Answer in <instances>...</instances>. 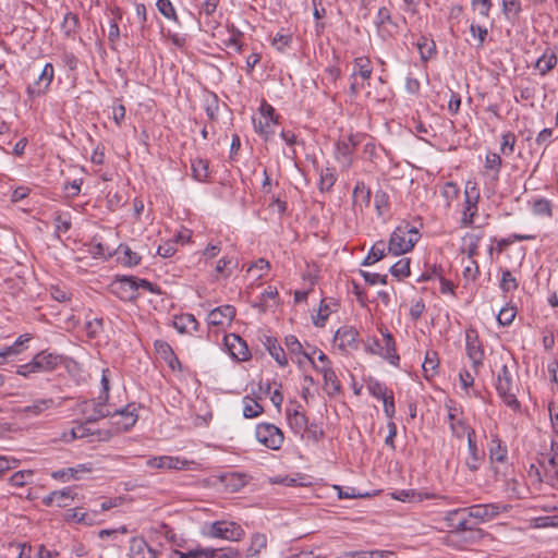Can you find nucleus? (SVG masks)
<instances>
[{"instance_id": "32", "label": "nucleus", "mask_w": 558, "mask_h": 558, "mask_svg": "<svg viewBox=\"0 0 558 558\" xmlns=\"http://www.w3.org/2000/svg\"><path fill=\"white\" fill-rule=\"evenodd\" d=\"M173 326L180 333H191L197 330L198 323L192 314H183L174 318Z\"/></svg>"}, {"instance_id": "34", "label": "nucleus", "mask_w": 558, "mask_h": 558, "mask_svg": "<svg viewBox=\"0 0 558 558\" xmlns=\"http://www.w3.org/2000/svg\"><path fill=\"white\" fill-rule=\"evenodd\" d=\"M130 558H157V556L146 542L133 539L130 546Z\"/></svg>"}, {"instance_id": "46", "label": "nucleus", "mask_w": 558, "mask_h": 558, "mask_svg": "<svg viewBox=\"0 0 558 558\" xmlns=\"http://www.w3.org/2000/svg\"><path fill=\"white\" fill-rule=\"evenodd\" d=\"M192 171L195 180L204 182L209 177L208 162L205 159H195L192 161Z\"/></svg>"}, {"instance_id": "11", "label": "nucleus", "mask_w": 558, "mask_h": 558, "mask_svg": "<svg viewBox=\"0 0 558 558\" xmlns=\"http://www.w3.org/2000/svg\"><path fill=\"white\" fill-rule=\"evenodd\" d=\"M464 196L465 201L461 225L463 227H469L474 222V217L477 213V202L480 199V192L475 182H466Z\"/></svg>"}, {"instance_id": "42", "label": "nucleus", "mask_w": 558, "mask_h": 558, "mask_svg": "<svg viewBox=\"0 0 558 558\" xmlns=\"http://www.w3.org/2000/svg\"><path fill=\"white\" fill-rule=\"evenodd\" d=\"M385 252H386L385 242L379 241V242L375 243L371 247V250H369L368 254L366 255V257L364 258L362 265L371 266V265L377 263L378 260L384 258Z\"/></svg>"}, {"instance_id": "37", "label": "nucleus", "mask_w": 558, "mask_h": 558, "mask_svg": "<svg viewBox=\"0 0 558 558\" xmlns=\"http://www.w3.org/2000/svg\"><path fill=\"white\" fill-rule=\"evenodd\" d=\"M438 365L439 360L437 353L434 351H428L422 364L424 377L426 379L433 378L437 374Z\"/></svg>"}, {"instance_id": "8", "label": "nucleus", "mask_w": 558, "mask_h": 558, "mask_svg": "<svg viewBox=\"0 0 558 558\" xmlns=\"http://www.w3.org/2000/svg\"><path fill=\"white\" fill-rule=\"evenodd\" d=\"M206 534L213 538L236 542L244 536V530L235 522L216 521L209 524Z\"/></svg>"}, {"instance_id": "57", "label": "nucleus", "mask_w": 558, "mask_h": 558, "mask_svg": "<svg viewBox=\"0 0 558 558\" xmlns=\"http://www.w3.org/2000/svg\"><path fill=\"white\" fill-rule=\"evenodd\" d=\"M417 48L423 60H428L435 53V43L427 38H422L417 43Z\"/></svg>"}, {"instance_id": "35", "label": "nucleus", "mask_w": 558, "mask_h": 558, "mask_svg": "<svg viewBox=\"0 0 558 558\" xmlns=\"http://www.w3.org/2000/svg\"><path fill=\"white\" fill-rule=\"evenodd\" d=\"M320 374L324 378V388L328 395H335L340 390V381L333 368H322Z\"/></svg>"}, {"instance_id": "45", "label": "nucleus", "mask_w": 558, "mask_h": 558, "mask_svg": "<svg viewBox=\"0 0 558 558\" xmlns=\"http://www.w3.org/2000/svg\"><path fill=\"white\" fill-rule=\"evenodd\" d=\"M90 434L92 433H90L89 428L87 427L86 423H80V424L75 425L74 427H72L69 432L63 433L62 440L69 442V441L75 440V439H81V438L87 437Z\"/></svg>"}, {"instance_id": "61", "label": "nucleus", "mask_w": 558, "mask_h": 558, "mask_svg": "<svg viewBox=\"0 0 558 558\" xmlns=\"http://www.w3.org/2000/svg\"><path fill=\"white\" fill-rule=\"evenodd\" d=\"M392 496L395 499L404 501V502L422 500L421 495L413 489H402L400 492L395 493Z\"/></svg>"}, {"instance_id": "41", "label": "nucleus", "mask_w": 558, "mask_h": 558, "mask_svg": "<svg viewBox=\"0 0 558 558\" xmlns=\"http://www.w3.org/2000/svg\"><path fill=\"white\" fill-rule=\"evenodd\" d=\"M308 363L320 374L322 368H333L328 356L320 350L313 349Z\"/></svg>"}, {"instance_id": "17", "label": "nucleus", "mask_w": 558, "mask_h": 558, "mask_svg": "<svg viewBox=\"0 0 558 558\" xmlns=\"http://www.w3.org/2000/svg\"><path fill=\"white\" fill-rule=\"evenodd\" d=\"M76 492L73 487H64L59 490H53L46 497H44L43 502L46 506H57L59 508L69 507L73 504Z\"/></svg>"}, {"instance_id": "58", "label": "nucleus", "mask_w": 558, "mask_h": 558, "mask_svg": "<svg viewBox=\"0 0 558 558\" xmlns=\"http://www.w3.org/2000/svg\"><path fill=\"white\" fill-rule=\"evenodd\" d=\"M291 41V35L287 32L280 31L272 38V46L278 51H284Z\"/></svg>"}, {"instance_id": "4", "label": "nucleus", "mask_w": 558, "mask_h": 558, "mask_svg": "<svg viewBox=\"0 0 558 558\" xmlns=\"http://www.w3.org/2000/svg\"><path fill=\"white\" fill-rule=\"evenodd\" d=\"M418 240L420 233L415 227L409 223L400 225L390 236L388 251L396 256L405 254L414 247Z\"/></svg>"}, {"instance_id": "52", "label": "nucleus", "mask_w": 558, "mask_h": 558, "mask_svg": "<svg viewBox=\"0 0 558 558\" xmlns=\"http://www.w3.org/2000/svg\"><path fill=\"white\" fill-rule=\"evenodd\" d=\"M390 272L399 279L408 277L410 275V259L401 258L390 267Z\"/></svg>"}, {"instance_id": "7", "label": "nucleus", "mask_w": 558, "mask_h": 558, "mask_svg": "<svg viewBox=\"0 0 558 558\" xmlns=\"http://www.w3.org/2000/svg\"><path fill=\"white\" fill-rule=\"evenodd\" d=\"M381 341L374 339L367 344V350L373 354H378L393 366L399 365L400 357L396 350V342L390 332L381 333Z\"/></svg>"}, {"instance_id": "23", "label": "nucleus", "mask_w": 558, "mask_h": 558, "mask_svg": "<svg viewBox=\"0 0 558 558\" xmlns=\"http://www.w3.org/2000/svg\"><path fill=\"white\" fill-rule=\"evenodd\" d=\"M287 421L295 435L302 436L307 429V417L300 411V405L287 409Z\"/></svg>"}, {"instance_id": "5", "label": "nucleus", "mask_w": 558, "mask_h": 558, "mask_svg": "<svg viewBox=\"0 0 558 558\" xmlns=\"http://www.w3.org/2000/svg\"><path fill=\"white\" fill-rule=\"evenodd\" d=\"M146 466L160 471H195L198 463L179 456H156L146 460Z\"/></svg>"}, {"instance_id": "43", "label": "nucleus", "mask_w": 558, "mask_h": 558, "mask_svg": "<svg viewBox=\"0 0 558 558\" xmlns=\"http://www.w3.org/2000/svg\"><path fill=\"white\" fill-rule=\"evenodd\" d=\"M88 252L94 257H100V258H109L114 254V251L111 247L105 245L97 238H94L92 240V242L89 243Z\"/></svg>"}, {"instance_id": "30", "label": "nucleus", "mask_w": 558, "mask_h": 558, "mask_svg": "<svg viewBox=\"0 0 558 558\" xmlns=\"http://www.w3.org/2000/svg\"><path fill=\"white\" fill-rule=\"evenodd\" d=\"M221 483L226 489L234 493L246 485V476L238 472H228L221 476Z\"/></svg>"}, {"instance_id": "51", "label": "nucleus", "mask_w": 558, "mask_h": 558, "mask_svg": "<svg viewBox=\"0 0 558 558\" xmlns=\"http://www.w3.org/2000/svg\"><path fill=\"white\" fill-rule=\"evenodd\" d=\"M53 405L52 399H40L33 402L32 405L25 407L24 412L38 415Z\"/></svg>"}, {"instance_id": "29", "label": "nucleus", "mask_w": 558, "mask_h": 558, "mask_svg": "<svg viewBox=\"0 0 558 558\" xmlns=\"http://www.w3.org/2000/svg\"><path fill=\"white\" fill-rule=\"evenodd\" d=\"M353 206L355 210L362 211L365 207L369 205L371 202V191L366 187L363 182H357L353 190Z\"/></svg>"}, {"instance_id": "6", "label": "nucleus", "mask_w": 558, "mask_h": 558, "mask_svg": "<svg viewBox=\"0 0 558 558\" xmlns=\"http://www.w3.org/2000/svg\"><path fill=\"white\" fill-rule=\"evenodd\" d=\"M140 407L136 403H129L121 410L110 412V424L114 432L121 433L132 428L138 420Z\"/></svg>"}, {"instance_id": "38", "label": "nucleus", "mask_w": 558, "mask_h": 558, "mask_svg": "<svg viewBox=\"0 0 558 558\" xmlns=\"http://www.w3.org/2000/svg\"><path fill=\"white\" fill-rule=\"evenodd\" d=\"M557 64V57L553 51H545L535 62V68L541 75H545Z\"/></svg>"}, {"instance_id": "63", "label": "nucleus", "mask_w": 558, "mask_h": 558, "mask_svg": "<svg viewBox=\"0 0 558 558\" xmlns=\"http://www.w3.org/2000/svg\"><path fill=\"white\" fill-rule=\"evenodd\" d=\"M515 317V310L513 307H504L497 315V320L502 326L510 325Z\"/></svg>"}, {"instance_id": "3", "label": "nucleus", "mask_w": 558, "mask_h": 558, "mask_svg": "<svg viewBox=\"0 0 558 558\" xmlns=\"http://www.w3.org/2000/svg\"><path fill=\"white\" fill-rule=\"evenodd\" d=\"M140 289L154 292L149 281L133 276L117 277L110 284V291L122 301H134Z\"/></svg>"}, {"instance_id": "59", "label": "nucleus", "mask_w": 558, "mask_h": 558, "mask_svg": "<svg viewBox=\"0 0 558 558\" xmlns=\"http://www.w3.org/2000/svg\"><path fill=\"white\" fill-rule=\"evenodd\" d=\"M533 213L538 216H551V205L550 202L545 198L536 199L533 203Z\"/></svg>"}, {"instance_id": "62", "label": "nucleus", "mask_w": 558, "mask_h": 558, "mask_svg": "<svg viewBox=\"0 0 558 558\" xmlns=\"http://www.w3.org/2000/svg\"><path fill=\"white\" fill-rule=\"evenodd\" d=\"M459 187L453 182H446L441 187V195L447 199L448 204H450L454 198L458 197Z\"/></svg>"}, {"instance_id": "19", "label": "nucleus", "mask_w": 558, "mask_h": 558, "mask_svg": "<svg viewBox=\"0 0 558 558\" xmlns=\"http://www.w3.org/2000/svg\"><path fill=\"white\" fill-rule=\"evenodd\" d=\"M357 331L352 327H341L335 333V344L342 351L357 347Z\"/></svg>"}, {"instance_id": "25", "label": "nucleus", "mask_w": 558, "mask_h": 558, "mask_svg": "<svg viewBox=\"0 0 558 558\" xmlns=\"http://www.w3.org/2000/svg\"><path fill=\"white\" fill-rule=\"evenodd\" d=\"M97 512L84 511L82 508L69 509L64 512V520L69 523L93 525L96 523Z\"/></svg>"}, {"instance_id": "48", "label": "nucleus", "mask_w": 558, "mask_h": 558, "mask_svg": "<svg viewBox=\"0 0 558 558\" xmlns=\"http://www.w3.org/2000/svg\"><path fill=\"white\" fill-rule=\"evenodd\" d=\"M263 412L262 405L250 397L243 399V415L246 418H254Z\"/></svg>"}, {"instance_id": "24", "label": "nucleus", "mask_w": 558, "mask_h": 558, "mask_svg": "<svg viewBox=\"0 0 558 558\" xmlns=\"http://www.w3.org/2000/svg\"><path fill=\"white\" fill-rule=\"evenodd\" d=\"M484 453L478 449L474 440V432L469 433L468 437V454L464 463L470 471H477L481 468Z\"/></svg>"}, {"instance_id": "2", "label": "nucleus", "mask_w": 558, "mask_h": 558, "mask_svg": "<svg viewBox=\"0 0 558 558\" xmlns=\"http://www.w3.org/2000/svg\"><path fill=\"white\" fill-rule=\"evenodd\" d=\"M495 388L502 402L512 411H520L521 404L517 399L518 387L512 372L504 364L497 372Z\"/></svg>"}, {"instance_id": "36", "label": "nucleus", "mask_w": 558, "mask_h": 558, "mask_svg": "<svg viewBox=\"0 0 558 558\" xmlns=\"http://www.w3.org/2000/svg\"><path fill=\"white\" fill-rule=\"evenodd\" d=\"M216 550L213 548H204L201 546H196L194 548L189 549L187 551L174 550L173 556L178 558H214Z\"/></svg>"}, {"instance_id": "10", "label": "nucleus", "mask_w": 558, "mask_h": 558, "mask_svg": "<svg viewBox=\"0 0 558 558\" xmlns=\"http://www.w3.org/2000/svg\"><path fill=\"white\" fill-rule=\"evenodd\" d=\"M255 436L259 444L271 450H278L283 442V433L270 423L258 424L255 429Z\"/></svg>"}, {"instance_id": "55", "label": "nucleus", "mask_w": 558, "mask_h": 558, "mask_svg": "<svg viewBox=\"0 0 558 558\" xmlns=\"http://www.w3.org/2000/svg\"><path fill=\"white\" fill-rule=\"evenodd\" d=\"M500 288L505 292L513 291L518 288V282L512 272L508 269L502 270L500 279Z\"/></svg>"}, {"instance_id": "53", "label": "nucleus", "mask_w": 558, "mask_h": 558, "mask_svg": "<svg viewBox=\"0 0 558 558\" xmlns=\"http://www.w3.org/2000/svg\"><path fill=\"white\" fill-rule=\"evenodd\" d=\"M501 167V158L496 153H488L485 158V169L494 172V179L497 180Z\"/></svg>"}, {"instance_id": "27", "label": "nucleus", "mask_w": 558, "mask_h": 558, "mask_svg": "<svg viewBox=\"0 0 558 558\" xmlns=\"http://www.w3.org/2000/svg\"><path fill=\"white\" fill-rule=\"evenodd\" d=\"M265 349L271 355V357L278 363L279 366L283 367L288 364V359L284 350L278 343L277 339L271 336H264L262 340Z\"/></svg>"}, {"instance_id": "31", "label": "nucleus", "mask_w": 558, "mask_h": 558, "mask_svg": "<svg viewBox=\"0 0 558 558\" xmlns=\"http://www.w3.org/2000/svg\"><path fill=\"white\" fill-rule=\"evenodd\" d=\"M114 254L118 255V260L124 266L133 267L141 263V256L125 244H120Z\"/></svg>"}, {"instance_id": "64", "label": "nucleus", "mask_w": 558, "mask_h": 558, "mask_svg": "<svg viewBox=\"0 0 558 558\" xmlns=\"http://www.w3.org/2000/svg\"><path fill=\"white\" fill-rule=\"evenodd\" d=\"M533 526L537 529L549 527V526H558V517L557 515H546L535 518L533 520Z\"/></svg>"}, {"instance_id": "21", "label": "nucleus", "mask_w": 558, "mask_h": 558, "mask_svg": "<svg viewBox=\"0 0 558 558\" xmlns=\"http://www.w3.org/2000/svg\"><path fill=\"white\" fill-rule=\"evenodd\" d=\"M82 412L86 417V423H93L98 421L99 418L110 415V410L106 405V402H104L102 400H99L98 402H84L82 405Z\"/></svg>"}, {"instance_id": "40", "label": "nucleus", "mask_w": 558, "mask_h": 558, "mask_svg": "<svg viewBox=\"0 0 558 558\" xmlns=\"http://www.w3.org/2000/svg\"><path fill=\"white\" fill-rule=\"evenodd\" d=\"M508 450L499 439H492L489 445V458L492 462L504 463L507 460Z\"/></svg>"}, {"instance_id": "56", "label": "nucleus", "mask_w": 558, "mask_h": 558, "mask_svg": "<svg viewBox=\"0 0 558 558\" xmlns=\"http://www.w3.org/2000/svg\"><path fill=\"white\" fill-rule=\"evenodd\" d=\"M515 145V136L513 133L508 132L502 134L500 143V153L505 156H509L513 153Z\"/></svg>"}, {"instance_id": "16", "label": "nucleus", "mask_w": 558, "mask_h": 558, "mask_svg": "<svg viewBox=\"0 0 558 558\" xmlns=\"http://www.w3.org/2000/svg\"><path fill=\"white\" fill-rule=\"evenodd\" d=\"M53 65L51 63H46L36 82L27 87V95L31 98H36L45 94L53 80Z\"/></svg>"}, {"instance_id": "1", "label": "nucleus", "mask_w": 558, "mask_h": 558, "mask_svg": "<svg viewBox=\"0 0 558 558\" xmlns=\"http://www.w3.org/2000/svg\"><path fill=\"white\" fill-rule=\"evenodd\" d=\"M507 510L508 506L500 504H478L469 508L448 511L446 520L448 522V526L459 531H466L472 530L476 524L485 523L495 519L501 512Z\"/></svg>"}, {"instance_id": "13", "label": "nucleus", "mask_w": 558, "mask_h": 558, "mask_svg": "<svg viewBox=\"0 0 558 558\" xmlns=\"http://www.w3.org/2000/svg\"><path fill=\"white\" fill-rule=\"evenodd\" d=\"M465 345L466 354L473 367L478 368L483 364L485 354L475 329L469 328L465 330Z\"/></svg>"}, {"instance_id": "54", "label": "nucleus", "mask_w": 558, "mask_h": 558, "mask_svg": "<svg viewBox=\"0 0 558 558\" xmlns=\"http://www.w3.org/2000/svg\"><path fill=\"white\" fill-rule=\"evenodd\" d=\"M367 389L369 393L378 400H383L392 393V391L388 390V388L379 381H371Z\"/></svg>"}, {"instance_id": "47", "label": "nucleus", "mask_w": 558, "mask_h": 558, "mask_svg": "<svg viewBox=\"0 0 558 558\" xmlns=\"http://www.w3.org/2000/svg\"><path fill=\"white\" fill-rule=\"evenodd\" d=\"M156 7L163 17L179 24L177 11L170 0H157Z\"/></svg>"}, {"instance_id": "44", "label": "nucleus", "mask_w": 558, "mask_h": 558, "mask_svg": "<svg viewBox=\"0 0 558 558\" xmlns=\"http://www.w3.org/2000/svg\"><path fill=\"white\" fill-rule=\"evenodd\" d=\"M372 64L368 58L360 57L354 60L352 75H360L363 80H368L372 75Z\"/></svg>"}, {"instance_id": "22", "label": "nucleus", "mask_w": 558, "mask_h": 558, "mask_svg": "<svg viewBox=\"0 0 558 558\" xmlns=\"http://www.w3.org/2000/svg\"><path fill=\"white\" fill-rule=\"evenodd\" d=\"M33 362L38 373H47L53 371L61 363V356L41 351L33 357Z\"/></svg>"}, {"instance_id": "14", "label": "nucleus", "mask_w": 558, "mask_h": 558, "mask_svg": "<svg viewBox=\"0 0 558 558\" xmlns=\"http://www.w3.org/2000/svg\"><path fill=\"white\" fill-rule=\"evenodd\" d=\"M236 311L232 305H222L211 310L207 315V323L210 327L225 329L230 326L235 317Z\"/></svg>"}, {"instance_id": "12", "label": "nucleus", "mask_w": 558, "mask_h": 558, "mask_svg": "<svg viewBox=\"0 0 558 558\" xmlns=\"http://www.w3.org/2000/svg\"><path fill=\"white\" fill-rule=\"evenodd\" d=\"M447 421L449 423L452 434L457 437H469L470 432H474L465 424L462 410L451 401L446 403Z\"/></svg>"}, {"instance_id": "50", "label": "nucleus", "mask_w": 558, "mask_h": 558, "mask_svg": "<svg viewBox=\"0 0 558 558\" xmlns=\"http://www.w3.org/2000/svg\"><path fill=\"white\" fill-rule=\"evenodd\" d=\"M235 265L236 263L233 257L223 256L217 262L215 271L217 275L227 278L231 274V268Z\"/></svg>"}, {"instance_id": "60", "label": "nucleus", "mask_w": 558, "mask_h": 558, "mask_svg": "<svg viewBox=\"0 0 558 558\" xmlns=\"http://www.w3.org/2000/svg\"><path fill=\"white\" fill-rule=\"evenodd\" d=\"M335 182H336V175L329 168H326L320 171L319 184H320L322 191L330 190L332 187V185L335 184Z\"/></svg>"}, {"instance_id": "26", "label": "nucleus", "mask_w": 558, "mask_h": 558, "mask_svg": "<svg viewBox=\"0 0 558 558\" xmlns=\"http://www.w3.org/2000/svg\"><path fill=\"white\" fill-rule=\"evenodd\" d=\"M483 239V232H468L461 241L460 251L465 254L468 258H473L477 254L480 243Z\"/></svg>"}, {"instance_id": "33", "label": "nucleus", "mask_w": 558, "mask_h": 558, "mask_svg": "<svg viewBox=\"0 0 558 558\" xmlns=\"http://www.w3.org/2000/svg\"><path fill=\"white\" fill-rule=\"evenodd\" d=\"M337 304L331 300H322L317 314L313 316V323L316 327L325 326L326 320L332 312L336 311Z\"/></svg>"}, {"instance_id": "9", "label": "nucleus", "mask_w": 558, "mask_h": 558, "mask_svg": "<svg viewBox=\"0 0 558 558\" xmlns=\"http://www.w3.org/2000/svg\"><path fill=\"white\" fill-rule=\"evenodd\" d=\"M255 131L259 133L266 141L275 134L277 119L275 109L267 102H263L259 108V114L253 118Z\"/></svg>"}, {"instance_id": "49", "label": "nucleus", "mask_w": 558, "mask_h": 558, "mask_svg": "<svg viewBox=\"0 0 558 558\" xmlns=\"http://www.w3.org/2000/svg\"><path fill=\"white\" fill-rule=\"evenodd\" d=\"M267 546V536L263 533H255L251 537L248 547V555L254 556L259 554Z\"/></svg>"}, {"instance_id": "28", "label": "nucleus", "mask_w": 558, "mask_h": 558, "mask_svg": "<svg viewBox=\"0 0 558 558\" xmlns=\"http://www.w3.org/2000/svg\"><path fill=\"white\" fill-rule=\"evenodd\" d=\"M539 464L544 471V480L558 488V459L545 456Z\"/></svg>"}, {"instance_id": "15", "label": "nucleus", "mask_w": 558, "mask_h": 558, "mask_svg": "<svg viewBox=\"0 0 558 558\" xmlns=\"http://www.w3.org/2000/svg\"><path fill=\"white\" fill-rule=\"evenodd\" d=\"M223 342L230 356L235 361H246L250 359L248 347L240 336L235 333L226 335Z\"/></svg>"}, {"instance_id": "20", "label": "nucleus", "mask_w": 558, "mask_h": 558, "mask_svg": "<svg viewBox=\"0 0 558 558\" xmlns=\"http://www.w3.org/2000/svg\"><path fill=\"white\" fill-rule=\"evenodd\" d=\"M355 145L356 142L352 137L340 140L336 144V159L343 168L351 166Z\"/></svg>"}, {"instance_id": "39", "label": "nucleus", "mask_w": 558, "mask_h": 558, "mask_svg": "<svg viewBox=\"0 0 558 558\" xmlns=\"http://www.w3.org/2000/svg\"><path fill=\"white\" fill-rule=\"evenodd\" d=\"M284 344L291 359H294L295 355H302L304 359L308 360L312 355V352H306L303 350L301 342L295 336H287L284 338Z\"/></svg>"}, {"instance_id": "18", "label": "nucleus", "mask_w": 558, "mask_h": 558, "mask_svg": "<svg viewBox=\"0 0 558 558\" xmlns=\"http://www.w3.org/2000/svg\"><path fill=\"white\" fill-rule=\"evenodd\" d=\"M93 471L92 463H82L75 466L58 470L51 473V477L61 481L69 482L72 480H81L84 474L90 473Z\"/></svg>"}]
</instances>
